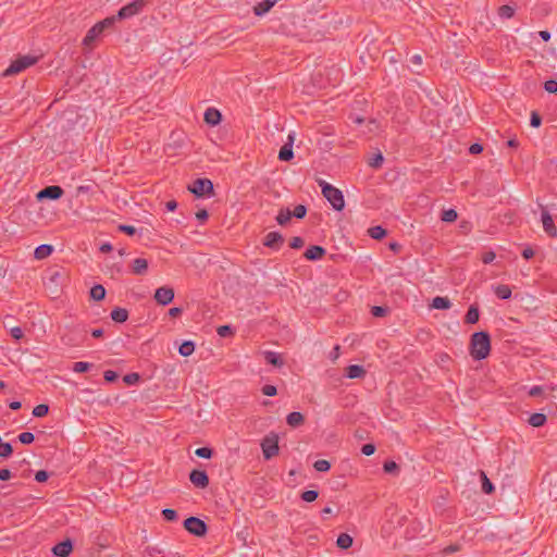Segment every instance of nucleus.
<instances>
[{
  "mask_svg": "<svg viewBox=\"0 0 557 557\" xmlns=\"http://www.w3.org/2000/svg\"><path fill=\"white\" fill-rule=\"evenodd\" d=\"M457 218H458V214H457L456 210H454V209L443 210L442 215H441V220L444 222H447V223L455 222L457 220Z\"/></svg>",
  "mask_w": 557,
  "mask_h": 557,
  "instance_id": "obj_31",
  "label": "nucleus"
},
{
  "mask_svg": "<svg viewBox=\"0 0 557 557\" xmlns=\"http://www.w3.org/2000/svg\"><path fill=\"white\" fill-rule=\"evenodd\" d=\"M318 496H319V494L317 491L310 490V491H305L301 494V499L306 503H311V502H314L318 498Z\"/></svg>",
  "mask_w": 557,
  "mask_h": 557,
  "instance_id": "obj_40",
  "label": "nucleus"
},
{
  "mask_svg": "<svg viewBox=\"0 0 557 557\" xmlns=\"http://www.w3.org/2000/svg\"><path fill=\"white\" fill-rule=\"evenodd\" d=\"M185 529L196 535L203 536L207 533V524L197 517H189L184 521Z\"/></svg>",
  "mask_w": 557,
  "mask_h": 557,
  "instance_id": "obj_8",
  "label": "nucleus"
},
{
  "mask_svg": "<svg viewBox=\"0 0 557 557\" xmlns=\"http://www.w3.org/2000/svg\"><path fill=\"white\" fill-rule=\"evenodd\" d=\"M110 317L114 322L123 323L128 319V311L124 308L116 307L111 311Z\"/></svg>",
  "mask_w": 557,
  "mask_h": 557,
  "instance_id": "obj_22",
  "label": "nucleus"
},
{
  "mask_svg": "<svg viewBox=\"0 0 557 557\" xmlns=\"http://www.w3.org/2000/svg\"><path fill=\"white\" fill-rule=\"evenodd\" d=\"M216 333L221 337H226L233 334V330L230 325H221L218 327Z\"/></svg>",
  "mask_w": 557,
  "mask_h": 557,
  "instance_id": "obj_46",
  "label": "nucleus"
},
{
  "mask_svg": "<svg viewBox=\"0 0 557 557\" xmlns=\"http://www.w3.org/2000/svg\"><path fill=\"white\" fill-rule=\"evenodd\" d=\"M161 554L162 552L158 547L153 546H147L143 552L144 557H158Z\"/></svg>",
  "mask_w": 557,
  "mask_h": 557,
  "instance_id": "obj_41",
  "label": "nucleus"
},
{
  "mask_svg": "<svg viewBox=\"0 0 557 557\" xmlns=\"http://www.w3.org/2000/svg\"><path fill=\"white\" fill-rule=\"evenodd\" d=\"M319 185L321 186L322 195L330 202L332 208L336 211H342L345 207L343 193L324 181H321Z\"/></svg>",
  "mask_w": 557,
  "mask_h": 557,
  "instance_id": "obj_3",
  "label": "nucleus"
},
{
  "mask_svg": "<svg viewBox=\"0 0 557 557\" xmlns=\"http://www.w3.org/2000/svg\"><path fill=\"white\" fill-rule=\"evenodd\" d=\"M304 422H305V417L301 412H298V411L290 412L286 417V423L293 429L299 428L300 425L304 424Z\"/></svg>",
  "mask_w": 557,
  "mask_h": 557,
  "instance_id": "obj_18",
  "label": "nucleus"
},
{
  "mask_svg": "<svg viewBox=\"0 0 557 557\" xmlns=\"http://www.w3.org/2000/svg\"><path fill=\"white\" fill-rule=\"evenodd\" d=\"M275 2L276 0H263L259 2L253 7L255 14L260 16L267 13L274 5Z\"/></svg>",
  "mask_w": 557,
  "mask_h": 557,
  "instance_id": "obj_24",
  "label": "nucleus"
},
{
  "mask_svg": "<svg viewBox=\"0 0 557 557\" xmlns=\"http://www.w3.org/2000/svg\"><path fill=\"white\" fill-rule=\"evenodd\" d=\"M431 307L438 310H446L451 307V302L447 297L436 296L433 298Z\"/></svg>",
  "mask_w": 557,
  "mask_h": 557,
  "instance_id": "obj_23",
  "label": "nucleus"
},
{
  "mask_svg": "<svg viewBox=\"0 0 557 557\" xmlns=\"http://www.w3.org/2000/svg\"><path fill=\"white\" fill-rule=\"evenodd\" d=\"M542 123V119L541 116L539 115L537 112L533 111L531 113V119H530V124L532 127H539Z\"/></svg>",
  "mask_w": 557,
  "mask_h": 557,
  "instance_id": "obj_48",
  "label": "nucleus"
},
{
  "mask_svg": "<svg viewBox=\"0 0 557 557\" xmlns=\"http://www.w3.org/2000/svg\"><path fill=\"white\" fill-rule=\"evenodd\" d=\"M544 88L548 92H556L557 91V81H554V79L546 81L544 84Z\"/></svg>",
  "mask_w": 557,
  "mask_h": 557,
  "instance_id": "obj_49",
  "label": "nucleus"
},
{
  "mask_svg": "<svg viewBox=\"0 0 557 557\" xmlns=\"http://www.w3.org/2000/svg\"><path fill=\"white\" fill-rule=\"evenodd\" d=\"M491 351V338L486 332L472 334L470 341V355L474 360L485 359Z\"/></svg>",
  "mask_w": 557,
  "mask_h": 557,
  "instance_id": "obj_1",
  "label": "nucleus"
},
{
  "mask_svg": "<svg viewBox=\"0 0 557 557\" xmlns=\"http://www.w3.org/2000/svg\"><path fill=\"white\" fill-rule=\"evenodd\" d=\"M278 243V232L274 231V232H270L265 238H264V246L267 247H275L276 244Z\"/></svg>",
  "mask_w": 557,
  "mask_h": 557,
  "instance_id": "obj_34",
  "label": "nucleus"
},
{
  "mask_svg": "<svg viewBox=\"0 0 557 557\" xmlns=\"http://www.w3.org/2000/svg\"><path fill=\"white\" fill-rule=\"evenodd\" d=\"M13 448L10 443H2L0 444V457L8 458L12 455Z\"/></svg>",
  "mask_w": 557,
  "mask_h": 557,
  "instance_id": "obj_39",
  "label": "nucleus"
},
{
  "mask_svg": "<svg viewBox=\"0 0 557 557\" xmlns=\"http://www.w3.org/2000/svg\"><path fill=\"white\" fill-rule=\"evenodd\" d=\"M221 121V113L214 108H208L205 112V122L211 126L218 125Z\"/></svg>",
  "mask_w": 557,
  "mask_h": 557,
  "instance_id": "obj_16",
  "label": "nucleus"
},
{
  "mask_svg": "<svg viewBox=\"0 0 557 557\" xmlns=\"http://www.w3.org/2000/svg\"><path fill=\"white\" fill-rule=\"evenodd\" d=\"M262 453L265 459H270L278 454V434L271 432L261 443Z\"/></svg>",
  "mask_w": 557,
  "mask_h": 557,
  "instance_id": "obj_6",
  "label": "nucleus"
},
{
  "mask_svg": "<svg viewBox=\"0 0 557 557\" xmlns=\"http://www.w3.org/2000/svg\"><path fill=\"white\" fill-rule=\"evenodd\" d=\"M496 258V255L494 251H486L482 255V261L485 264L492 263Z\"/></svg>",
  "mask_w": 557,
  "mask_h": 557,
  "instance_id": "obj_50",
  "label": "nucleus"
},
{
  "mask_svg": "<svg viewBox=\"0 0 557 557\" xmlns=\"http://www.w3.org/2000/svg\"><path fill=\"white\" fill-rule=\"evenodd\" d=\"M90 368H91V363L78 361V362L74 363L73 371L76 373H84V372H87Z\"/></svg>",
  "mask_w": 557,
  "mask_h": 557,
  "instance_id": "obj_36",
  "label": "nucleus"
},
{
  "mask_svg": "<svg viewBox=\"0 0 557 557\" xmlns=\"http://www.w3.org/2000/svg\"><path fill=\"white\" fill-rule=\"evenodd\" d=\"M542 393H543V388L541 386H532L529 389V395L532 397L540 396V395H542Z\"/></svg>",
  "mask_w": 557,
  "mask_h": 557,
  "instance_id": "obj_60",
  "label": "nucleus"
},
{
  "mask_svg": "<svg viewBox=\"0 0 557 557\" xmlns=\"http://www.w3.org/2000/svg\"><path fill=\"white\" fill-rule=\"evenodd\" d=\"M174 299V289L170 286H161L154 292V300L161 305L166 306Z\"/></svg>",
  "mask_w": 557,
  "mask_h": 557,
  "instance_id": "obj_9",
  "label": "nucleus"
},
{
  "mask_svg": "<svg viewBox=\"0 0 557 557\" xmlns=\"http://www.w3.org/2000/svg\"><path fill=\"white\" fill-rule=\"evenodd\" d=\"M304 246V239L301 237H294L290 240V247L294 249L300 248Z\"/></svg>",
  "mask_w": 557,
  "mask_h": 557,
  "instance_id": "obj_58",
  "label": "nucleus"
},
{
  "mask_svg": "<svg viewBox=\"0 0 557 557\" xmlns=\"http://www.w3.org/2000/svg\"><path fill=\"white\" fill-rule=\"evenodd\" d=\"M63 189L58 185L47 186L37 194L38 200L51 199L58 200L63 196Z\"/></svg>",
  "mask_w": 557,
  "mask_h": 557,
  "instance_id": "obj_10",
  "label": "nucleus"
},
{
  "mask_svg": "<svg viewBox=\"0 0 557 557\" xmlns=\"http://www.w3.org/2000/svg\"><path fill=\"white\" fill-rule=\"evenodd\" d=\"M90 297L94 300L100 301L106 297V289L102 285L97 284L90 289Z\"/></svg>",
  "mask_w": 557,
  "mask_h": 557,
  "instance_id": "obj_28",
  "label": "nucleus"
},
{
  "mask_svg": "<svg viewBox=\"0 0 557 557\" xmlns=\"http://www.w3.org/2000/svg\"><path fill=\"white\" fill-rule=\"evenodd\" d=\"M383 468L385 472L392 473L398 469V466L395 461H386Z\"/></svg>",
  "mask_w": 557,
  "mask_h": 557,
  "instance_id": "obj_52",
  "label": "nucleus"
},
{
  "mask_svg": "<svg viewBox=\"0 0 557 557\" xmlns=\"http://www.w3.org/2000/svg\"><path fill=\"white\" fill-rule=\"evenodd\" d=\"M189 480L198 488H206L209 485V476L203 470H193Z\"/></svg>",
  "mask_w": 557,
  "mask_h": 557,
  "instance_id": "obj_11",
  "label": "nucleus"
},
{
  "mask_svg": "<svg viewBox=\"0 0 557 557\" xmlns=\"http://www.w3.org/2000/svg\"><path fill=\"white\" fill-rule=\"evenodd\" d=\"M482 491L485 494H491L494 491L492 482L487 479L484 472H482Z\"/></svg>",
  "mask_w": 557,
  "mask_h": 557,
  "instance_id": "obj_37",
  "label": "nucleus"
},
{
  "mask_svg": "<svg viewBox=\"0 0 557 557\" xmlns=\"http://www.w3.org/2000/svg\"><path fill=\"white\" fill-rule=\"evenodd\" d=\"M262 393L267 396H275L277 394V389L274 385H264L262 387Z\"/></svg>",
  "mask_w": 557,
  "mask_h": 557,
  "instance_id": "obj_51",
  "label": "nucleus"
},
{
  "mask_svg": "<svg viewBox=\"0 0 557 557\" xmlns=\"http://www.w3.org/2000/svg\"><path fill=\"white\" fill-rule=\"evenodd\" d=\"M196 456L200 458H210L212 456V449L209 447H200L195 450Z\"/></svg>",
  "mask_w": 557,
  "mask_h": 557,
  "instance_id": "obj_43",
  "label": "nucleus"
},
{
  "mask_svg": "<svg viewBox=\"0 0 557 557\" xmlns=\"http://www.w3.org/2000/svg\"><path fill=\"white\" fill-rule=\"evenodd\" d=\"M119 228L127 235H134L136 233V228L132 225H120Z\"/></svg>",
  "mask_w": 557,
  "mask_h": 557,
  "instance_id": "obj_59",
  "label": "nucleus"
},
{
  "mask_svg": "<svg viewBox=\"0 0 557 557\" xmlns=\"http://www.w3.org/2000/svg\"><path fill=\"white\" fill-rule=\"evenodd\" d=\"M48 478H49L48 472L45 470H39L35 474V480L40 483L47 481Z\"/></svg>",
  "mask_w": 557,
  "mask_h": 557,
  "instance_id": "obj_55",
  "label": "nucleus"
},
{
  "mask_svg": "<svg viewBox=\"0 0 557 557\" xmlns=\"http://www.w3.org/2000/svg\"><path fill=\"white\" fill-rule=\"evenodd\" d=\"M366 375L363 367L358 364H351L346 368V376L349 379H361Z\"/></svg>",
  "mask_w": 557,
  "mask_h": 557,
  "instance_id": "obj_20",
  "label": "nucleus"
},
{
  "mask_svg": "<svg viewBox=\"0 0 557 557\" xmlns=\"http://www.w3.org/2000/svg\"><path fill=\"white\" fill-rule=\"evenodd\" d=\"M188 190L197 197L211 196L213 184L209 178H197L188 186Z\"/></svg>",
  "mask_w": 557,
  "mask_h": 557,
  "instance_id": "obj_7",
  "label": "nucleus"
},
{
  "mask_svg": "<svg viewBox=\"0 0 557 557\" xmlns=\"http://www.w3.org/2000/svg\"><path fill=\"white\" fill-rule=\"evenodd\" d=\"M385 312V309L383 307L375 306L372 308V314L374 317H382Z\"/></svg>",
  "mask_w": 557,
  "mask_h": 557,
  "instance_id": "obj_63",
  "label": "nucleus"
},
{
  "mask_svg": "<svg viewBox=\"0 0 557 557\" xmlns=\"http://www.w3.org/2000/svg\"><path fill=\"white\" fill-rule=\"evenodd\" d=\"M139 379L140 377H139L138 373H129V374L124 375L123 381L127 385H135L139 382Z\"/></svg>",
  "mask_w": 557,
  "mask_h": 557,
  "instance_id": "obj_42",
  "label": "nucleus"
},
{
  "mask_svg": "<svg viewBox=\"0 0 557 557\" xmlns=\"http://www.w3.org/2000/svg\"><path fill=\"white\" fill-rule=\"evenodd\" d=\"M149 1L150 0H134L127 3L119 10L115 16L116 20L129 18L141 13Z\"/></svg>",
  "mask_w": 557,
  "mask_h": 557,
  "instance_id": "obj_5",
  "label": "nucleus"
},
{
  "mask_svg": "<svg viewBox=\"0 0 557 557\" xmlns=\"http://www.w3.org/2000/svg\"><path fill=\"white\" fill-rule=\"evenodd\" d=\"M324 255L325 249L321 246H311L305 252V257L308 260H320Z\"/></svg>",
  "mask_w": 557,
  "mask_h": 557,
  "instance_id": "obj_19",
  "label": "nucleus"
},
{
  "mask_svg": "<svg viewBox=\"0 0 557 557\" xmlns=\"http://www.w3.org/2000/svg\"><path fill=\"white\" fill-rule=\"evenodd\" d=\"M383 162V156L381 153H377L372 160L370 161V165L373 168H379Z\"/></svg>",
  "mask_w": 557,
  "mask_h": 557,
  "instance_id": "obj_57",
  "label": "nucleus"
},
{
  "mask_svg": "<svg viewBox=\"0 0 557 557\" xmlns=\"http://www.w3.org/2000/svg\"><path fill=\"white\" fill-rule=\"evenodd\" d=\"M295 141V133L292 132L287 135V140L281 147V161H289L294 157L293 145Z\"/></svg>",
  "mask_w": 557,
  "mask_h": 557,
  "instance_id": "obj_12",
  "label": "nucleus"
},
{
  "mask_svg": "<svg viewBox=\"0 0 557 557\" xmlns=\"http://www.w3.org/2000/svg\"><path fill=\"white\" fill-rule=\"evenodd\" d=\"M73 549L72 542L70 540H65L63 542L58 543L53 546L52 553L57 557H67Z\"/></svg>",
  "mask_w": 557,
  "mask_h": 557,
  "instance_id": "obj_15",
  "label": "nucleus"
},
{
  "mask_svg": "<svg viewBox=\"0 0 557 557\" xmlns=\"http://www.w3.org/2000/svg\"><path fill=\"white\" fill-rule=\"evenodd\" d=\"M498 15L502 18H511L515 15V8H512L511 5H507V4L502 5L498 9Z\"/></svg>",
  "mask_w": 557,
  "mask_h": 557,
  "instance_id": "obj_33",
  "label": "nucleus"
},
{
  "mask_svg": "<svg viewBox=\"0 0 557 557\" xmlns=\"http://www.w3.org/2000/svg\"><path fill=\"white\" fill-rule=\"evenodd\" d=\"M354 543L352 537L348 533H341L336 540V545L342 549H348Z\"/></svg>",
  "mask_w": 557,
  "mask_h": 557,
  "instance_id": "obj_25",
  "label": "nucleus"
},
{
  "mask_svg": "<svg viewBox=\"0 0 557 557\" xmlns=\"http://www.w3.org/2000/svg\"><path fill=\"white\" fill-rule=\"evenodd\" d=\"M307 213V209L302 205H298L294 208L293 211H289L288 209L284 212L281 210V225L288 221L290 216H295L297 219H302Z\"/></svg>",
  "mask_w": 557,
  "mask_h": 557,
  "instance_id": "obj_13",
  "label": "nucleus"
},
{
  "mask_svg": "<svg viewBox=\"0 0 557 557\" xmlns=\"http://www.w3.org/2000/svg\"><path fill=\"white\" fill-rule=\"evenodd\" d=\"M313 468L319 472H326L331 468V463L325 459H319L313 463Z\"/></svg>",
  "mask_w": 557,
  "mask_h": 557,
  "instance_id": "obj_35",
  "label": "nucleus"
},
{
  "mask_svg": "<svg viewBox=\"0 0 557 557\" xmlns=\"http://www.w3.org/2000/svg\"><path fill=\"white\" fill-rule=\"evenodd\" d=\"M265 359L274 366L278 364V354L276 352H267Z\"/></svg>",
  "mask_w": 557,
  "mask_h": 557,
  "instance_id": "obj_56",
  "label": "nucleus"
},
{
  "mask_svg": "<svg viewBox=\"0 0 557 557\" xmlns=\"http://www.w3.org/2000/svg\"><path fill=\"white\" fill-rule=\"evenodd\" d=\"M494 293L499 299H509L511 297V288L508 285L500 284L494 287Z\"/></svg>",
  "mask_w": 557,
  "mask_h": 557,
  "instance_id": "obj_26",
  "label": "nucleus"
},
{
  "mask_svg": "<svg viewBox=\"0 0 557 557\" xmlns=\"http://www.w3.org/2000/svg\"><path fill=\"white\" fill-rule=\"evenodd\" d=\"M11 478V471L9 469H0V480L7 481Z\"/></svg>",
  "mask_w": 557,
  "mask_h": 557,
  "instance_id": "obj_62",
  "label": "nucleus"
},
{
  "mask_svg": "<svg viewBox=\"0 0 557 557\" xmlns=\"http://www.w3.org/2000/svg\"><path fill=\"white\" fill-rule=\"evenodd\" d=\"M182 311L183 310L181 308L174 307V308H171L169 310V315L172 317V318H176V317H178L182 313Z\"/></svg>",
  "mask_w": 557,
  "mask_h": 557,
  "instance_id": "obj_64",
  "label": "nucleus"
},
{
  "mask_svg": "<svg viewBox=\"0 0 557 557\" xmlns=\"http://www.w3.org/2000/svg\"><path fill=\"white\" fill-rule=\"evenodd\" d=\"M52 251L53 247L51 245L42 244L35 249L34 257L37 260H42L49 257L52 253Z\"/></svg>",
  "mask_w": 557,
  "mask_h": 557,
  "instance_id": "obj_21",
  "label": "nucleus"
},
{
  "mask_svg": "<svg viewBox=\"0 0 557 557\" xmlns=\"http://www.w3.org/2000/svg\"><path fill=\"white\" fill-rule=\"evenodd\" d=\"M103 377L107 382H114L117 379V373L112 370H107L103 373Z\"/></svg>",
  "mask_w": 557,
  "mask_h": 557,
  "instance_id": "obj_54",
  "label": "nucleus"
},
{
  "mask_svg": "<svg viewBox=\"0 0 557 557\" xmlns=\"http://www.w3.org/2000/svg\"><path fill=\"white\" fill-rule=\"evenodd\" d=\"M148 271V261L144 258H136L132 262V272L136 275H144Z\"/></svg>",
  "mask_w": 557,
  "mask_h": 557,
  "instance_id": "obj_17",
  "label": "nucleus"
},
{
  "mask_svg": "<svg viewBox=\"0 0 557 557\" xmlns=\"http://www.w3.org/2000/svg\"><path fill=\"white\" fill-rule=\"evenodd\" d=\"M10 335L14 339L18 341L24 336V332L20 326H13V327H10Z\"/></svg>",
  "mask_w": 557,
  "mask_h": 557,
  "instance_id": "obj_47",
  "label": "nucleus"
},
{
  "mask_svg": "<svg viewBox=\"0 0 557 557\" xmlns=\"http://www.w3.org/2000/svg\"><path fill=\"white\" fill-rule=\"evenodd\" d=\"M18 440L23 444H30L34 442L35 436L32 432H23L18 435Z\"/></svg>",
  "mask_w": 557,
  "mask_h": 557,
  "instance_id": "obj_44",
  "label": "nucleus"
},
{
  "mask_svg": "<svg viewBox=\"0 0 557 557\" xmlns=\"http://www.w3.org/2000/svg\"><path fill=\"white\" fill-rule=\"evenodd\" d=\"M194 350H195V344L191 341H185L184 343H182V345L178 348V352L183 357L190 356L194 352Z\"/></svg>",
  "mask_w": 557,
  "mask_h": 557,
  "instance_id": "obj_30",
  "label": "nucleus"
},
{
  "mask_svg": "<svg viewBox=\"0 0 557 557\" xmlns=\"http://www.w3.org/2000/svg\"><path fill=\"white\" fill-rule=\"evenodd\" d=\"M196 218L202 223L208 219L207 210L202 209L196 213Z\"/></svg>",
  "mask_w": 557,
  "mask_h": 557,
  "instance_id": "obj_61",
  "label": "nucleus"
},
{
  "mask_svg": "<svg viewBox=\"0 0 557 557\" xmlns=\"http://www.w3.org/2000/svg\"><path fill=\"white\" fill-rule=\"evenodd\" d=\"M542 224L545 233L550 237H557V228L552 215L547 211L542 212Z\"/></svg>",
  "mask_w": 557,
  "mask_h": 557,
  "instance_id": "obj_14",
  "label": "nucleus"
},
{
  "mask_svg": "<svg viewBox=\"0 0 557 557\" xmlns=\"http://www.w3.org/2000/svg\"><path fill=\"white\" fill-rule=\"evenodd\" d=\"M37 61V57L21 55L11 62V64L5 69L2 75L7 77L18 74L24 70L28 69L29 66L34 65Z\"/></svg>",
  "mask_w": 557,
  "mask_h": 557,
  "instance_id": "obj_4",
  "label": "nucleus"
},
{
  "mask_svg": "<svg viewBox=\"0 0 557 557\" xmlns=\"http://www.w3.org/2000/svg\"><path fill=\"white\" fill-rule=\"evenodd\" d=\"M361 451L366 456H371L375 451V446L373 444H364L361 448Z\"/></svg>",
  "mask_w": 557,
  "mask_h": 557,
  "instance_id": "obj_53",
  "label": "nucleus"
},
{
  "mask_svg": "<svg viewBox=\"0 0 557 557\" xmlns=\"http://www.w3.org/2000/svg\"><path fill=\"white\" fill-rule=\"evenodd\" d=\"M480 313L479 309L475 306H470L468 312L466 314V322L469 324H474L479 321Z\"/></svg>",
  "mask_w": 557,
  "mask_h": 557,
  "instance_id": "obj_29",
  "label": "nucleus"
},
{
  "mask_svg": "<svg viewBox=\"0 0 557 557\" xmlns=\"http://www.w3.org/2000/svg\"><path fill=\"white\" fill-rule=\"evenodd\" d=\"M368 232L373 239H382L386 235V231L379 225L370 227Z\"/></svg>",
  "mask_w": 557,
  "mask_h": 557,
  "instance_id": "obj_32",
  "label": "nucleus"
},
{
  "mask_svg": "<svg viewBox=\"0 0 557 557\" xmlns=\"http://www.w3.org/2000/svg\"><path fill=\"white\" fill-rule=\"evenodd\" d=\"M546 422V416L540 412L532 413L529 418V423L534 428H540Z\"/></svg>",
  "mask_w": 557,
  "mask_h": 557,
  "instance_id": "obj_27",
  "label": "nucleus"
},
{
  "mask_svg": "<svg viewBox=\"0 0 557 557\" xmlns=\"http://www.w3.org/2000/svg\"><path fill=\"white\" fill-rule=\"evenodd\" d=\"M48 411L49 407L45 404H40L33 409V414L37 418H41L45 417L48 413Z\"/></svg>",
  "mask_w": 557,
  "mask_h": 557,
  "instance_id": "obj_38",
  "label": "nucleus"
},
{
  "mask_svg": "<svg viewBox=\"0 0 557 557\" xmlns=\"http://www.w3.org/2000/svg\"><path fill=\"white\" fill-rule=\"evenodd\" d=\"M162 515L166 521H175L177 519V512L174 509H163Z\"/></svg>",
  "mask_w": 557,
  "mask_h": 557,
  "instance_id": "obj_45",
  "label": "nucleus"
},
{
  "mask_svg": "<svg viewBox=\"0 0 557 557\" xmlns=\"http://www.w3.org/2000/svg\"><path fill=\"white\" fill-rule=\"evenodd\" d=\"M115 16H109L104 20L96 23L86 34L83 39V46L86 48H92L94 42L103 34L107 28H110L115 23Z\"/></svg>",
  "mask_w": 557,
  "mask_h": 557,
  "instance_id": "obj_2",
  "label": "nucleus"
}]
</instances>
